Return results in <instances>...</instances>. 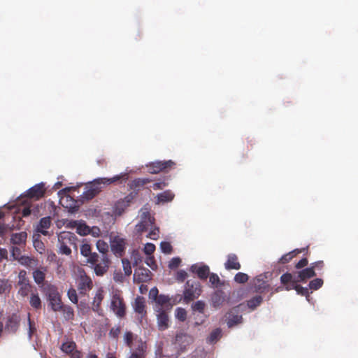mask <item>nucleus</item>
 <instances>
[{
  "mask_svg": "<svg viewBox=\"0 0 358 358\" xmlns=\"http://www.w3.org/2000/svg\"><path fill=\"white\" fill-rule=\"evenodd\" d=\"M127 173H121L112 178H98L85 185V191L81 195L83 201H89L95 197L101 189V185H109L115 182L122 184L128 180Z\"/></svg>",
  "mask_w": 358,
  "mask_h": 358,
  "instance_id": "obj_1",
  "label": "nucleus"
},
{
  "mask_svg": "<svg viewBox=\"0 0 358 358\" xmlns=\"http://www.w3.org/2000/svg\"><path fill=\"white\" fill-rule=\"evenodd\" d=\"M77 238L73 233L69 231H64L58 236L59 250L58 252L61 255H71V246L76 245V241Z\"/></svg>",
  "mask_w": 358,
  "mask_h": 358,
  "instance_id": "obj_2",
  "label": "nucleus"
},
{
  "mask_svg": "<svg viewBox=\"0 0 358 358\" xmlns=\"http://www.w3.org/2000/svg\"><path fill=\"white\" fill-rule=\"evenodd\" d=\"M110 308L120 318L126 315V304L120 291L116 290L112 293Z\"/></svg>",
  "mask_w": 358,
  "mask_h": 358,
  "instance_id": "obj_3",
  "label": "nucleus"
},
{
  "mask_svg": "<svg viewBox=\"0 0 358 358\" xmlns=\"http://www.w3.org/2000/svg\"><path fill=\"white\" fill-rule=\"evenodd\" d=\"M44 289L52 310L54 312L60 311L61 307L64 303H62V296L59 293L57 287L49 284L47 285Z\"/></svg>",
  "mask_w": 358,
  "mask_h": 358,
  "instance_id": "obj_4",
  "label": "nucleus"
},
{
  "mask_svg": "<svg viewBox=\"0 0 358 358\" xmlns=\"http://www.w3.org/2000/svg\"><path fill=\"white\" fill-rule=\"evenodd\" d=\"M201 292L202 289L199 282L187 280L183 292L184 301L186 303L193 301L201 295Z\"/></svg>",
  "mask_w": 358,
  "mask_h": 358,
  "instance_id": "obj_5",
  "label": "nucleus"
},
{
  "mask_svg": "<svg viewBox=\"0 0 358 358\" xmlns=\"http://www.w3.org/2000/svg\"><path fill=\"white\" fill-rule=\"evenodd\" d=\"M176 163L172 160L156 161L151 162L146 166L148 171L151 174H157L160 172H168L174 169Z\"/></svg>",
  "mask_w": 358,
  "mask_h": 358,
  "instance_id": "obj_6",
  "label": "nucleus"
},
{
  "mask_svg": "<svg viewBox=\"0 0 358 358\" xmlns=\"http://www.w3.org/2000/svg\"><path fill=\"white\" fill-rule=\"evenodd\" d=\"M176 163L172 160L156 161L151 162L146 166L148 171L151 174H157L160 172H168L174 169Z\"/></svg>",
  "mask_w": 358,
  "mask_h": 358,
  "instance_id": "obj_7",
  "label": "nucleus"
},
{
  "mask_svg": "<svg viewBox=\"0 0 358 358\" xmlns=\"http://www.w3.org/2000/svg\"><path fill=\"white\" fill-rule=\"evenodd\" d=\"M76 283L78 290L80 295H85L93 287V282L91 278L88 276L84 271L80 272Z\"/></svg>",
  "mask_w": 358,
  "mask_h": 358,
  "instance_id": "obj_8",
  "label": "nucleus"
},
{
  "mask_svg": "<svg viewBox=\"0 0 358 358\" xmlns=\"http://www.w3.org/2000/svg\"><path fill=\"white\" fill-rule=\"evenodd\" d=\"M93 266L96 275L102 276L108 270L110 261L108 255H99L98 260L95 263H90Z\"/></svg>",
  "mask_w": 358,
  "mask_h": 358,
  "instance_id": "obj_9",
  "label": "nucleus"
},
{
  "mask_svg": "<svg viewBox=\"0 0 358 358\" xmlns=\"http://www.w3.org/2000/svg\"><path fill=\"white\" fill-rule=\"evenodd\" d=\"M154 180L149 178H138L131 180L128 183L129 189L132 190L133 192L137 193L144 187L145 185L153 182Z\"/></svg>",
  "mask_w": 358,
  "mask_h": 358,
  "instance_id": "obj_10",
  "label": "nucleus"
},
{
  "mask_svg": "<svg viewBox=\"0 0 358 358\" xmlns=\"http://www.w3.org/2000/svg\"><path fill=\"white\" fill-rule=\"evenodd\" d=\"M45 192V189L44 184L41 182L29 189L25 196L31 199L38 200L44 196Z\"/></svg>",
  "mask_w": 358,
  "mask_h": 358,
  "instance_id": "obj_11",
  "label": "nucleus"
},
{
  "mask_svg": "<svg viewBox=\"0 0 358 358\" xmlns=\"http://www.w3.org/2000/svg\"><path fill=\"white\" fill-rule=\"evenodd\" d=\"M134 311L140 315V318H138L140 322H142V320L146 317L147 311L145 309V299L143 296H138L135 299L134 303L133 305Z\"/></svg>",
  "mask_w": 358,
  "mask_h": 358,
  "instance_id": "obj_12",
  "label": "nucleus"
},
{
  "mask_svg": "<svg viewBox=\"0 0 358 358\" xmlns=\"http://www.w3.org/2000/svg\"><path fill=\"white\" fill-rule=\"evenodd\" d=\"M20 322V317L17 314L13 313L11 315H9L6 322V331L9 333H15L18 329Z\"/></svg>",
  "mask_w": 358,
  "mask_h": 358,
  "instance_id": "obj_13",
  "label": "nucleus"
},
{
  "mask_svg": "<svg viewBox=\"0 0 358 358\" xmlns=\"http://www.w3.org/2000/svg\"><path fill=\"white\" fill-rule=\"evenodd\" d=\"M150 275L151 272L149 269L140 266L135 269L134 280L138 283L146 282L151 279Z\"/></svg>",
  "mask_w": 358,
  "mask_h": 358,
  "instance_id": "obj_14",
  "label": "nucleus"
},
{
  "mask_svg": "<svg viewBox=\"0 0 358 358\" xmlns=\"http://www.w3.org/2000/svg\"><path fill=\"white\" fill-rule=\"evenodd\" d=\"M266 274L257 275L254 280V288L256 292L264 293L268 290L270 286L266 279Z\"/></svg>",
  "mask_w": 358,
  "mask_h": 358,
  "instance_id": "obj_15",
  "label": "nucleus"
},
{
  "mask_svg": "<svg viewBox=\"0 0 358 358\" xmlns=\"http://www.w3.org/2000/svg\"><path fill=\"white\" fill-rule=\"evenodd\" d=\"M156 311L159 313L157 315L158 329L159 331H164L169 327L168 313L161 308L156 309Z\"/></svg>",
  "mask_w": 358,
  "mask_h": 358,
  "instance_id": "obj_16",
  "label": "nucleus"
},
{
  "mask_svg": "<svg viewBox=\"0 0 358 358\" xmlns=\"http://www.w3.org/2000/svg\"><path fill=\"white\" fill-rule=\"evenodd\" d=\"M147 344L141 338L138 340V345L128 358H145Z\"/></svg>",
  "mask_w": 358,
  "mask_h": 358,
  "instance_id": "obj_17",
  "label": "nucleus"
},
{
  "mask_svg": "<svg viewBox=\"0 0 358 358\" xmlns=\"http://www.w3.org/2000/svg\"><path fill=\"white\" fill-rule=\"evenodd\" d=\"M80 253L87 258L88 263H95L98 260L99 255L96 252H92L91 245L88 243H84L81 245Z\"/></svg>",
  "mask_w": 358,
  "mask_h": 358,
  "instance_id": "obj_18",
  "label": "nucleus"
},
{
  "mask_svg": "<svg viewBox=\"0 0 358 358\" xmlns=\"http://www.w3.org/2000/svg\"><path fill=\"white\" fill-rule=\"evenodd\" d=\"M224 268L228 271L241 269V265L236 254L230 253L227 255V260L224 263Z\"/></svg>",
  "mask_w": 358,
  "mask_h": 358,
  "instance_id": "obj_19",
  "label": "nucleus"
},
{
  "mask_svg": "<svg viewBox=\"0 0 358 358\" xmlns=\"http://www.w3.org/2000/svg\"><path fill=\"white\" fill-rule=\"evenodd\" d=\"M52 222L50 217H45L40 220L36 226V231L44 236H49L50 234L47 229L51 226Z\"/></svg>",
  "mask_w": 358,
  "mask_h": 358,
  "instance_id": "obj_20",
  "label": "nucleus"
},
{
  "mask_svg": "<svg viewBox=\"0 0 358 358\" xmlns=\"http://www.w3.org/2000/svg\"><path fill=\"white\" fill-rule=\"evenodd\" d=\"M191 271L196 273L201 280H206L210 273V268L207 265L194 264L191 266Z\"/></svg>",
  "mask_w": 358,
  "mask_h": 358,
  "instance_id": "obj_21",
  "label": "nucleus"
},
{
  "mask_svg": "<svg viewBox=\"0 0 358 358\" xmlns=\"http://www.w3.org/2000/svg\"><path fill=\"white\" fill-rule=\"evenodd\" d=\"M226 301V296L222 290L215 291L211 296L212 305L215 308H219L224 304Z\"/></svg>",
  "mask_w": 358,
  "mask_h": 358,
  "instance_id": "obj_22",
  "label": "nucleus"
},
{
  "mask_svg": "<svg viewBox=\"0 0 358 358\" xmlns=\"http://www.w3.org/2000/svg\"><path fill=\"white\" fill-rule=\"evenodd\" d=\"M315 275V271L313 267L310 266L309 268H306L298 272L297 280L298 282H306L307 280L310 279Z\"/></svg>",
  "mask_w": 358,
  "mask_h": 358,
  "instance_id": "obj_23",
  "label": "nucleus"
},
{
  "mask_svg": "<svg viewBox=\"0 0 358 358\" xmlns=\"http://www.w3.org/2000/svg\"><path fill=\"white\" fill-rule=\"evenodd\" d=\"M137 196V193L133 192H130L124 199L117 202L116 208L124 210V209L128 207Z\"/></svg>",
  "mask_w": 358,
  "mask_h": 358,
  "instance_id": "obj_24",
  "label": "nucleus"
},
{
  "mask_svg": "<svg viewBox=\"0 0 358 358\" xmlns=\"http://www.w3.org/2000/svg\"><path fill=\"white\" fill-rule=\"evenodd\" d=\"M27 238V234L25 231L14 233L11 235L10 242L13 245L22 247L25 245Z\"/></svg>",
  "mask_w": 358,
  "mask_h": 358,
  "instance_id": "obj_25",
  "label": "nucleus"
},
{
  "mask_svg": "<svg viewBox=\"0 0 358 358\" xmlns=\"http://www.w3.org/2000/svg\"><path fill=\"white\" fill-rule=\"evenodd\" d=\"M242 320V316L238 313V311L233 309L229 313L227 326L229 328L233 327L234 326L241 323Z\"/></svg>",
  "mask_w": 358,
  "mask_h": 358,
  "instance_id": "obj_26",
  "label": "nucleus"
},
{
  "mask_svg": "<svg viewBox=\"0 0 358 358\" xmlns=\"http://www.w3.org/2000/svg\"><path fill=\"white\" fill-rule=\"evenodd\" d=\"M155 301L157 306L156 309L161 308V310H164V308L169 309L171 308V305L170 303V298L168 296L160 294L157 296Z\"/></svg>",
  "mask_w": 358,
  "mask_h": 358,
  "instance_id": "obj_27",
  "label": "nucleus"
},
{
  "mask_svg": "<svg viewBox=\"0 0 358 358\" xmlns=\"http://www.w3.org/2000/svg\"><path fill=\"white\" fill-rule=\"evenodd\" d=\"M308 248H303L301 249H295L281 257L279 259V263L285 264L289 262L295 256L306 250Z\"/></svg>",
  "mask_w": 358,
  "mask_h": 358,
  "instance_id": "obj_28",
  "label": "nucleus"
},
{
  "mask_svg": "<svg viewBox=\"0 0 358 358\" xmlns=\"http://www.w3.org/2000/svg\"><path fill=\"white\" fill-rule=\"evenodd\" d=\"M123 338L125 345L128 348H132V347L134 346V341H136L137 345L138 340L140 339L141 338H138V336L134 334L133 332L128 331L124 333Z\"/></svg>",
  "mask_w": 358,
  "mask_h": 358,
  "instance_id": "obj_29",
  "label": "nucleus"
},
{
  "mask_svg": "<svg viewBox=\"0 0 358 358\" xmlns=\"http://www.w3.org/2000/svg\"><path fill=\"white\" fill-rule=\"evenodd\" d=\"M280 282L285 285L292 287L298 282V280L292 273H285L280 276Z\"/></svg>",
  "mask_w": 358,
  "mask_h": 358,
  "instance_id": "obj_30",
  "label": "nucleus"
},
{
  "mask_svg": "<svg viewBox=\"0 0 358 358\" xmlns=\"http://www.w3.org/2000/svg\"><path fill=\"white\" fill-rule=\"evenodd\" d=\"M111 248L116 255L122 256L124 250V242L122 239L114 241L111 244Z\"/></svg>",
  "mask_w": 358,
  "mask_h": 358,
  "instance_id": "obj_31",
  "label": "nucleus"
},
{
  "mask_svg": "<svg viewBox=\"0 0 358 358\" xmlns=\"http://www.w3.org/2000/svg\"><path fill=\"white\" fill-rule=\"evenodd\" d=\"M222 337V329L220 328H216L213 330L210 335L206 338V343L208 344L215 343Z\"/></svg>",
  "mask_w": 358,
  "mask_h": 358,
  "instance_id": "obj_32",
  "label": "nucleus"
},
{
  "mask_svg": "<svg viewBox=\"0 0 358 358\" xmlns=\"http://www.w3.org/2000/svg\"><path fill=\"white\" fill-rule=\"evenodd\" d=\"M175 195L171 190H166L157 196L158 203H166L171 201Z\"/></svg>",
  "mask_w": 358,
  "mask_h": 358,
  "instance_id": "obj_33",
  "label": "nucleus"
},
{
  "mask_svg": "<svg viewBox=\"0 0 358 358\" xmlns=\"http://www.w3.org/2000/svg\"><path fill=\"white\" fill-rule=\"evenodd\" d=\"M60 312H62L63 316L66 320H73L74 318L73 309L69 305L63 304L61 307Z\"/></svg>",
  "mask_w": 358,
  "mask_h": 358,
  "instance_id": "obj_34",
  "label": "nucleus"
},
{
  "mask_svg": "<svg viewBox=\"0 0 358 358\" xmlns=\"http://www.w3.org/2000/svg\"><path fill=\"white\" fill-rule=\"evenodd\" d=\"M45 271L46 269L44 268L43 271H41L40 269H36L33 272V278L35 281V282L40 285L43 283L45 278Z\"/></svg>",
  "mask_w": 358,
  "mask_h": 358,
  "instance_id": "obj_35",
  "label": "nucleus"
},
{
  "mask_svg": "<svg viewBox=\"0 0 358 358\" xmlns=\"http://www.w3.org/2000/svg\"><path fill=\"white\" fill-rule=\"evenodd\" d=\"M155 222H148L145 220H141L138 224L136 225V230L138 233H142L147 231L148 229H152Z\"/></svg>",
  "mask_w": 358,
  "mask_h": 358,
  "instance_id": "obj_36",
  "label": "nucleus"
},
{
  "mask_svg": "<svg viewBox=\"0 0 358 358\" xmlns=\"http://www.w3.org/2000/svg\"><path fill=\"white\" fill-rule=\"evenodd\" d=\"M292 289H295L298 294L305 296H306V298L309 297V291L307 287H303L299 285H297V283H296V285H294L292 287L286 286L287 290H290Z\"/></svg>",
  "mask_w": 358,
  "mask_h": 358,
  "instance_id": "obj_37",
  "label": "nucleus"
},
{
  "mask_svg": "<svg viewBox=\"0 0 358 358\" xmlns=\"http://www.w3.org/2000/svg\"><path fill=\"white\" fill-rule=\"evenodd\" d=\"M76 344L74 341H72L64 342L61 346V350L68 355L75 351L76 350Z\"/></svg>",
  "mask_w": 358,
  "mask_h": 358,
  "instance_id": "obj_38",
  "label": "nucleus"
},
{
  "mask_svg": "<svg viewBox=\"0 0 358 358\" xmlns=\"http://www.w3.org/2000/svg\"><path fill=\"white\" fill-rule=\"evenodd\" d=\"M29 303L34 308L38 310L41 308V300L38 294L32 293L30 296Z\"/></svg>",
  "mask_w": 358,
  "mask_h": 358,
  "instance_id": "obj_39",
  "label": "nucleus"
},
{
  "mask_svg": "<svg viewBox=\"0 0 358 358\" xmlns=\"http://www.w3.org/2000/svg\"><path fill=\"white\" fill-rule=\"evenodd\" d=\"M262 301L263 298L261 296H255L248 301V306L254 310L262 303Z\"/></svg>",
  "mask_w": 358,
  "mask_h": 358,
  "instance_id": "obj_40",
  "label": "nucleus"
},
{
  "mask_svg": "<svg viewBox=\"0 0 358 358\" xmlns=\"http://www.w3.org/2000/svg\"><path fill=\"white\" fill-rule=\"evenodd\" d=\"M206 308V303L203 301H197L192 305V309L194 312H199L203 314Z\"/></svg>",
  "mask_w": 358,
  "mask_h": 358,
  "instance_id": "obj_41",
  "label": "nucleus"
},
{
  "mask_svg": "<svg viewBox=\"0 0 358 358\" xmlns=\"http://www.w3.org/2000/svg\"><path fill=\"white\" fill-rule=\"evenodd\" d=\"M96 248L101 253V255H107V252L108 251V245L104 241H97Z\"/></svg>",
  "mask_w": 358,
  "mask_h": 358,
  "instance_id": "obj_42",
  "label": "nucleus"
},
{
  "mask_svg": "<svg viewBox=\"0 0 358 358\" xmlns=\"http://www.w3.org/2000/svg\"><path fill=\"white\" fill-rule=\"evenodd\" d=\"M166 179L165 178L159 179L157 182L152 184L151 187L154 190L163 189L168 185V182L166 181Z\"/></svg>",
  "mask_w": 358,
  "mask_h": 358,
  "instance_id": "obj_43",
  "label": "nucleus"
},
{
  "mask_svg": "<svg viewBox=\"0 0 358 358\" xmlns=\"http://www.w3.org/2000/svg\"><path fill=\"white\" fill-rule=\"evenodd\" d=\"M234 281L237 283L243 284L249 280V276L244 273L238 272L234 276Z\"/></svg>",
  "mask_w": 358,
  "mask_h": 358,
  "instance_id": "obj_44",
  "label": "nucleus"
},
{
  "mask_svg": "<svg viewBox=\"0 0 358 358\" xmlns=\"http://www.w3.org/2000/svg\"><path fill=\"white\" fill-rule=\"evenodd\" d=\"M323 285V280L321 278H315L310 281L308 287L310 289L317 290Z\"/></svg>",
  "mask_w": 358,
  "mask_h": 358,
  "instance_id": "obj_45",
  "label": "nucleus"
},
{
  "mask_svg": "<svg viewBox=\"0 0 358 358\" xmlns=\"http://www.w3.org/2000/svg\"><path fill=\"white\" fill-rule=\"evenodd\" d=\"M209 281L213 287H218L222 285L219 276L214 273H209Z\"/></svg>",
  "mask_w": 358,
  "mask_h": 358,
  "instance_id": "obj_46",
  "label": "nucleus"
},
{
  "mask_svg": "<svg viewBox=\"0 0 358 358\" xmlns=\"http://www.w3.org/2000/svg\"><path fill=\"white\" fill-rule=\"evenodd\" d=\"M176 317L178 320L184 322L187 318V311L182 308H177L176 310Z\"/></svg>",
  "mask_w": 358,
  "mask_h": 358,
  "instance_id": "obj_47",
  "label": "nucleus"
},
{
  "mask_svg": "<svg viewBox=\"0 0 358 358\" xmlns=\"http://www.w3.org/2000/svg\"><path fill=\"white\" fill-rule=\"evenodd\" d=\"M141 220L155 222V218L150 215V213L147 208L141 209Z\"/></svg>",
  "mask_w": 358,
  "mask_h": 358,
  "instance_id": "obj_48",
  "label": "nucleus"
},
{
  "mask_svg": "<svg viewBox=\"0 0 358 358\" xmlns=\"http://www.w3.org/2000/svg\"><path fill=\"white\" fill-rule=\"evenodd\" d=\"M67 296L69 299V300L75 303V304H77L78 303V296H77V293H76V290L71 287L70 288L68 292H67Z\"/></svg>",
  "mask_w": 358,
  "mask_h": 358,
  "instance_id": "obj_49",
  "label": "nucleus"
},
{
  "mask_svg": "<svg viewBox=\"0 0 358 358\" xmlns=\"http://www.w3.org/2000/svg\"><path fill=\"white\" fill-rule=\"evenodd\" d=\"M160 248H161L162 252H164L165 254H171L173 250V248H172V245H171V243L169 242H166V241H162L160 243Z\"/></svg>",
  "mask_w": 358,
  "mask_h": 358,
  "instance_id": "obj_50",
  "label": "nucleus"
},
{
  "mask_svg": "<svg viewBox=\"0 0 358 358\" xmlns=\"http://www.w3.org/2000/svg\"><path fill=\"white\" fill-rule=\"evenodd\" d=\"M20 288L18 291V293L22 296H27L31 289L30 284L29 283L22 284V285H20Z\"/></svg>",
  "mask_w": 358,
  "mask_h": 358,
  "instance_id": "obj_51",
  "label": "nucleus"
},
{
  "mask_svg": "<svg viewBox=\"0 0 358 358\" xmlns=\"http://www.w3.org/2000/svg\"><path fill=\"white\" fill-rule=\"evenodd\" d=\"M34 247L35 249L39 252L41 254L45 251V245L44 243L38 238H34Z\"/></svg>",
  "mask_w": 358,
  "mask_h": 358,
  "instance_id": "obj_52",
  "label": "nucleus"
},
{
  "mask_svg": "<svg viewBox=\"0 0 358 358\" xmlns=\"http://www.w3.org/2000/svg\"><path fill=\"white\" fill-rule=\"evenodd\" d=\"M18 285L29 283V280L27 277V272L24 270H21L18 274Z\"/></svg>",
  "mask_w": 358,
  "mask_h": 358,
  "instance_id": "obj_53",
  "label": "nucleus"
},
{
  "mask_svg": "<svg viewBox=\"0 0 358 358\" xmlns=\"http://www.w3.org/2000/svg\"><path fill=\"white\" fill-rule=\"evenodd\" d=\"M77 232L80 235H86L90 232V228L85 224H79L77 227Z\"/></svg>",
  "mask_w": 358,
  "mask_h": 358,
  "instance_id": "obj_54",
  "label": "nucleus"
},
{
  "mask_svg": "<svg viewBox=\"0 0 358 358\" xmlns=\"http://www.w3.org/2000/svg\"><path fill=\"white\" fill-rule=\"evenodd\" d=\"M122 262L124 274L126 275H130L132 272L130 262L127 259H123Z\"/></svg>",
  "mask_w": 358,
  "mask_h": 358,
  "instance_id": "obj_55",
  "label": "nucleus"
},
{
  "mask_svg": "<svg viewBox=\"0 0 358 358\" xmlns=\"http://www.w3.org/2000/svg\"><path fill=\"white\" fill-rule=\"evenodd\" d=\"M28 323H29V338L31 339L32 335L36 331L35 324L30 319V315H28Z\"/></svg>",
  "mask_w": 358,
  "mask_h": 358,
  "instance_id": "obj_56",
  "label": "nucleus"
},
{
  "mask_svg": "<svg viewBox=\"0 0 358 358\" xmlns=\"http://www.w3.org/2000/svg\"><path fill=\"white\" fill-rule=\"evenodd\" d=\"M150 229L151 230L147 237L153 240H157L159 238V228L153 226Z\"/></svg>",
  "mask_w": 358,
  "mask_h": 358,
  "instance_id": "obj_57",
  "label": "nucleus"
},
{
  "mask_svg": "<svg viewBox=\"0 0 358 358\" xmlns=\"http://www.w3.org/2000/svg\"><path fill=\"white\" fill-rule=\"evenodd\" d=\"M155 250V245L153 243H148L145 245L143 251L147 255H152Z\"/></svg>",
  "mask_w": 358,
  "mask_h": 358,
  "instance_id": "obj_58",
  "label": "nucleus"
},
{
  "mask_svg": "<svg viewBox=\"0 0 358 358\" xmlns=\"http://www.w3.org/2000/svg\"><path fill=\"white\" fill-rule=\"evenodd\" d=\"M180 263H181V259L179 257H173L169 262V267L171 269L176 268L180 266Z\"/></svg>",
  "mask_w": 358,
  "mask_h": 358,
  "instance_id": "obj_59",
  "label": "nucleus"
},
{
  "mask_svg": "<svg viewBox=\"0 0 358 358\" xmlns=\"http://www.w3.org/2000/svg\"><path fill=\"white\" fill-rule=\"evenodd\" d=\"M11 256L14 259H18L22 256L20 248L16 246H13L11 249Z\"/></svg>",
  "mask_w": 358,
  "mask_h": 358,
  "instance_id": "obj_60",
  "label": "nucleus"
},
{
  "mask_svg": "<svg viewBox=\"0 0 358 358\" xmlns=\"http://www.w3.org/2000/svg\"><path fill=\"white\" fill-rule=\"evenodd\" d=\"M176 342L184 341L185 342L189 343L190 341H192V338L189 336L185 334H178L176 336Z\"/></svg>",
  "mask_w": 358,
  "mask_h": 358,
  "instance_id": "obj_61",
  "label": "nucleus"
},
{
  "mask_svg": "<svg viewBox=\"0 0 358 358\" xmlns=\"http://www.w3.org/2000/svg\"><path fill=\"white\" fill-rule=\"evenodd\" d=\"M146 264L150 266L152 270L157 268V264L155 260L154 257L151 255H148V257L145 259Z\"/></svg>",
  "mask_w": 358,
  "mask_h": 358,
  "instance_id": "obj_62",
  "label": "nucleus"
},
{
  "mask_svg": "<svg viewBox=\"0 0 358 358\" xmlns=\"http://www.w3.org/2000/svg\"><path fill=\"white\" fill-rule=\"evenodd\" d=\"M22 265L29 266L31 262V259L27 256H21L17 259Z\"/></svg>",
  "mask_w": 358,
  "mask_h": 358,
  "instance_id": "obj_63",
  "label": "nucleus"
},
{
  "mask_svg": "<svg viewBox=\"0 0 358 358\" xmlns=\"http://www.w3.org/2000/svg\"><path fill=\"white\" fill-rule=\"evenodd\" d=\"M187 277V273L183 270L179 271L176 274V279L180 282H183Z\"/></svg>",
  "mask_w": 358,
  "mask_h": 358,
  "instance_id": "obj_64",
  "label": "nucleus"
}]
</instances>
